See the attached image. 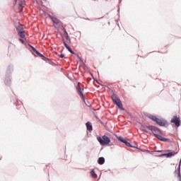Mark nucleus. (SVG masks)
Segmentation results:
<instances>
[{"mask_svg":"<svg viewBox=\"0 0 181 181\" xmlns=\"http://www.w3.org/2000/svg\"><path fill=\"white\" fill-rule=\"evenodd\" d=\"M59 57L61 59H63L64 57V54H59Z\"/></svg>","mask_w":181,"mask_h":181,"instance_id":"4be33fe9","label":"nucleus"},{"mask_svg":"<svg viewBox=\"0 0 181 181\" xmlns=\"http://www.w3.org/2000/svg\"><path fill=\"white\" fill-rule=\"evenodd\" d=\"M119 141H120V142H123V144H125L126 141L125 139H124V137L122 136H119L118 138Z\"/></svg>","mask_w":181,"mask_h":181,"instance_id":"dca6fc26","label":"nucleus"},{"mask_svg":"<svg viewBox=\"0 0 181 181\" xmlns=\"http://www.w3.org/2000/svg\"><path fill=\"white\" fill-rule=\"evenodd\" d=\"M90 175L92 177H94V179H97L98 176H97V174H95V172L94 170H92L90 172Z\"/></svg>","mask_w":181,"mask_h":181,"instance_id":"4468645a","label":"nucleus"},{"mask_svg":"<svg viewBox=\"0 0 181 181\" xmlns=\"http://www.w3.org/2000/svg\"><path fill=\"white\" fill-rule=\"evenodd\" d=\"M53 23H55L56 25H59L60 23V21L57 19V18L50 16Z\"/></svg>","mask_w":181,"mask_h":181,"instance_id":"9d476101","label":"nucleus"},{"mask_svg":"<svg viewBox=\"0 0 181 181\" xmlns=\"http://www.w3.org/2000/svg\"><path fill=\"white\" fill-rule=\"evenodd\" d=\"M33 50L35 53H36V54H37V56H39L40 57H45L43 56V54H40V52H39V51H37V49H35V47H33Z\"/></svg>","mask_w":181,"mask_h":181,"instance_id":"ddd939ff","label":"nucleus"},{"mask_svg":"<svg viewBox=\"0 0 181 181\" xmlns=\"http://www.w3.org/2000/svg\"><path fill=\"white\" fill-rule=\"evenodd\" d=\"M64 33H65V37L66 40H69L70 42V37L69 36V33H67V31L64 29Z\"/></svg>","mask_w":181,"mask_h":181,"instance_id":"2eb2a0df","label":"nucleus"},{"mask_svg":"<svg viewBox=\"0 0 181 181\" xmlns=\"http://www.w3.org/2000/svg\"><path fill=\"white\" fill-rule=\"evenodd\" d=\"M86 127L88 131H93V125H91V122H88L86 123Z\"/></svg>","mask_w":181,"mask_h":181,"instance_id":"f8f14e48","label":"nucleus"},{"mask_svg":"<svg viewBox=\"0 0 181 181\" xmlns=\"http://www.w3.org/2000/svg\"><path fill=\"white\" fill-rule=\"evenodd\" d=\"M157 152H163V151H157Z\"/></svg>","mask_w":181,"mask_h":181,"instance_id":"b1692460","label":"nucleus"},{"mask_svg":"<svg viewBox=\"0 0 181 181\" xmlns=\"http://www.w3.org/2000/svg\"><path fill=\"white\" fill-rule=\"evenodd\" d=\"M155 136H156V138H158V139H159L160 141H163V142H166V141H167L166 138H165L159 134H155Z\"/></svg>","mask_w":181,"mask_h":181,"instance_id":"1a4fd4ad","label":"nucleus"},{"mask_svg":"<svg viewBox=\"0 0 181 181\" xmlns=\"http://www.w3.org/2000/svg\"><path fill=\"white\" fill-rule=\"evenodd\" d=\"M124 144H125L126 146H130V147L132 146L131 145V144H130L129 142L127 141L124 142Z\"/></svg>","mask_w":181,"mask_h":181,"instance_id":"aec40b11","label":"nucleus"},{"mask_svg":"<svg viewBox=\"0 0 181 181\" xmlns=\"http://www.w3.org/2000/svg\"><path fill=\"white\" fill-rule=\"evenodd\" d=\"M112 100L113 103H115V104L117 105L118 108H119V110H122V111L125 110L124 109V107H122V103L121 102V100L119 99L118 95H117V94H113L112 95Z\"/></svg>","mask_w":181,"mask_h":181,"instance_id":"f257e3e1","label":"nucleus"},{"mask_svg":"<svg viewBox=\"0 0 181 181\" xmlns=\"http://www.w3.org/2000/svg\"><path fill=\"white\" fill-rule=\"evenodd\" d=\"M176 155V152L173 151L168 153L161 154L160 156H166V158H172V156H175Z\"/></svg>","mask_w":181,"mask_h":181,"instance_id":"6e6552de","label":"nucleus"},{"mask_svg":"<svg viewBox=\"0 0 181 181\" xmlns=\"http://www.w3.org/2000/svg\"><path fill=\"white\" fill-rule=\"evenodd\" d=\"M162 53H168V47H167L162 48Z\"/></svg>","mask_w":181,"mask_h":181,"instance_id":"a211bd4d","label":"nucleus"},{"mask_svg":"<svg viewBox=\"0 0 181 181\" xmlns=\"http://www.w3.org/2000/svg\"><path fill=\"white\" fill-rule=\"evenodd\" d=\"M171 122L175 124V127H180V119L177 117V116H173V119H171Z\"/></svg>","mask_w":181,"mask_h":181,"instance_id":"39448f33","label":"nucleus"},{"mask_svg":"<svg viewBox=\"0 0 181 181\" xmlns=\"http://www.w3.org/2000/svg\"><path fill=\"white\" fill-rule=\"evenodd\" d=\"M156 122V124H158V125H160V127H165V125H166V124H167L165 120L160 119L158 118H157V120Z\"/></svg>","mask_w":181,"mask_h":181,"instance_id":"0eeeda50","label":"nucleus"},{"mask_svg":"<svg viewBox=\"0 0 181 181\" xmlns=\"http://www.w3.org/2000/svg\"><path fill=\"white\" fill-rule=\"evenodd\" d=\"M19 40L21 42V43H25V41L22 40V38H20Z\"/></svg>","mask_w":181,"mask_h":181,"instance_id":"5701e85b","label":"nucleus"},{"mask_svg":"<svg viewBox=\"0 0 181 181\" xmlns=\"http://www.w3.org/2000/svg\"><path fill=\"white\" fill-rule=\"evenodd\" d=\"M11 46H8V49H10Z\"/></svg>","mask_w":181,"mask_h":181,"instance_id":"a878e982","label":"nucleus"},{"mask_svg":"<svg viewBox=\"0 0 181 181\" xmlns=\"http://www.w3.org/2000/svg\"><path fill=\"white\" fill-rule=\"evenodd\" d=\"M105 162V159L103 157H100L98 160V163L99 165H104Z\"/></svg>","mask_w":181,"mask_h":181,"instance_id":"9b49d317","label":"nucleus"},{"mask_svg":"<svg viewBox=\"0 0 181 181\" xmlns=\"http://www.w3.org/2000/svg\"><path fill=\"white\" fill-rule=\"evenodd\" d=\"M148 129L153 132V135H158V134H160V129L155 126H147Z\"/></svg>","mask_w":181,"mask_h":181,"instance_id":"20e7f679","label":"nucleus"},{"mask_svg":"<svg viewBox=\"0 0 181 181\" xmlns=\"http://www.w3.org/2000/svg\"><path fill=\"white\" fill-rule=\"evenodd\" d=\"M16 30H17L20 37H21L22 39H25V30L23 29V25H18L16 28Z\"/></svg>","mask_w":181,"mask_h":181,"instance_id":"7ed1b4c3","label":"nucleus"},{"mask_svg":"<svg viewBox=\"0 0 181 181\" xmlns=\"http://www.w3.org/2000/svg\"><path fill=\"white\" fill-rule=\"evenodd\" d=\"M66 49H67V50H69V52H70V53H71L72 54H74V52L73 51V49H71V48L70 47Z\"/></svg>","mask_w":181,"mask_h":181,"instance_id":"6ab92c4d","label":"nucleus"},{"mask_svg":"<svg viewBox=\"0 0 181 181\" xmlns=\"http://www.w3.org/2000/svg\"><path fill=\"white\" fill-rule=\"evenodd\" d=\"M64 45L66 49H68L69 47V45H67V43H66V42H64Z\"/></svg>","mask_w":181,"mask_h":181,"instance_id":"412c9836","label":"nucleus"},{"mask_svg":"<svg viewBox=\"0 0 181 181\" xmlns=\"http://www.w3.org/2000/svg\"><path fill=\"white\" fill-rule=\"evenodd\" d=\"M150 119H152V121H155V122H156L158 117H156L155 116H151Z\"/></svg>","mask_w":181,"mask_h":181,"instance_id":"f3484780","label":"nucleus"},{"mask_svg":"<svg viewBox=\"0 0 181 181\" xmlns=\"http://www.w3.org/2000/svg\"><path fill=\"white\" fill-rule=\"evenodd\" d=\"M18 0H15V1L16 2Z\"/></svg>","mask_w":181,"mask_h":181,"instance_id":"bb28decb","label":"nucleus"},{"mask_svg":"<svg viewBox=\"0 0 181 181\" xmlns=\"http://www.w3.org/2000/svg\"><path fill=\"white\" fill-rule=\"evenodd\" d=\"M144 131V132H148V131H146V130H143Z\"/></svg>","mask_w":181,"mask_h":181,"instance_id":"393cba45","label":"nucleus"},{"mask_svg":"<svg viewBox=\"0 0 181 181\" xmlns=\"http://www.w3.org/2000/svg\"><path fill=\"white\" fill-rule=\"evenodd\" d=\"M97 139L99 144L102 145V146H105V145H108V144L111 142V139H110V137L105 135L103 136L102 138L100 136H98Z\"/></svg>","mask_w":181,"mask_h":181,"instance_id":"f03ea898","label":"nucleus"},{"mask_svg":"<svg viewBox=\"0 0 181 181\" xmlns=\"http://www.w3.org/2000/svg\"><path fill=\"white\" fill-rule=\"evenodd\" d=\"M76 90L78 91V95H80L81 98H82V100L84 101V95L81 91V86H80V83H78V85L76 86Z\"/></svg>","mask_w":181,"mask_h":181,"instance_id":"423d86ee","label":"nucleus"}]
</instances>
